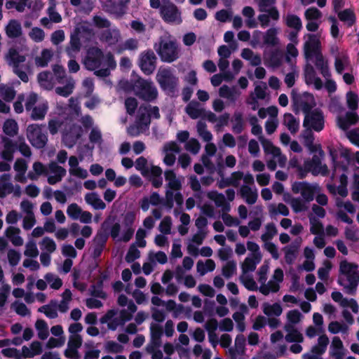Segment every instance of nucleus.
I'll return each instance as SVG.
<instances>
[{"mask_svg": "<svg viewBox=\"0 0 359 359\" xmlns=\"http://www.w3.org/2000/svg\"><path fill=\"white\" fill-rule=\"evenodd\" d=\"M93 34L90 24L83 22L76 25L74 30L71 34L70 41L66 47V52L70 58H74L81 50V38L89 39Z\"/></svg>", "mask_w": 359, "mask_h": 359, "instance_id": "obj_6", "label": "nucleus"}, {"mask_svg": "<svg viewBox=\"0 0 359 359\" xmlns=\"http://www.w3.org/2000/svg\"><path fill=\"white\" fill-rule=\"evenodd\" d=\"M6 59L8 65L12 67L14 73L23 82H27L29 80L27 74L30 72L31 67L29 63H25L26 56L12 48L6 54Z\"/></svg>", "mask_w": 359, "mask_h": 359, "instance_id": "obj_8", "label": "nucleus"}, {"mask_svg": "<svg viewBox=\"0 0 359 359\" xmlns=\"http://www.w3.org/2000/svg\"><path fill=\"white\" fill-rule=\"evenodd\" d=\"M86 203L95 210H104L106 208L105 203L101 199L98 194L95 192L88 193L84 196Z\"/></svg>", "mask_w": 359, "mask_h": 359, "instance_id": "obj_43", "label": "nucleus"}, {"mask_svg": "<svg viewBox=\"0 0 359 359\" xmlns=\"http://www.w3.org/2000/svg\"><path fill=\"white\" fill-rule=\"evenodd\" d=\"M309 219L311 233L315 235L323 234L324 228L322 222L312 214L309 215Z\"/></svg>", "mask_w": 359, "mask_h": 359, "instance_id": "obj_62", "label": "nucleus"}, {"mask_svg": "<svg viewBox=\"0 0 359 359\" xmlns=\"http://www.w3.org/2000/svg\"><path fill=\"white\" fill-rule=\"evenodd\" d=\"M186 112L191 118H198L203 114V109L199 103L196 102H190L186 107Z\"/></svg>", "mask_w": 359, "mask_h": 359, "instance_id": "obj_60", "label": "nucleus"}, {"mask_svg": "<svg viewBox=\"0 0 359 359\" xmlns=\"http://www.w3.org/2000/svg\"><path fill=\"white\" fill-rule=\"evenodd\" d=\"M164 175L167 182V190H180L182 182L184 180L182 177H177L175 172L172 170H166L164 173Z\"/></svg>", "mask_w": 359, "mask_h": 359, "instance_id": "obj_36", "label": "nucleus"}, {"mask_svg": "<svg viewBox=\"0 0 359 359\" xmlns=\"http://www.w3.org/2000/svg\"><path fill=\"white\" fill-rule=\"evenodd\" d=\"M163 20L169 23L180 24L182 22L181 13L177 8L169 1H163L161 8Z\"/></svg>", "mask_w": 359, "mask_h": 359, "instance_id": "obj_22", "label": "nucleus"}, {"mask_svg": "<svg viewBox=\"0 0 359 359\" xmlns=\"http://www.w3.org/2000/svg\"><path fill=\"white\" fill-rule=\"evenodd\" d=\"M358 265L347 262L341 261L339 264V284L344 287L345 291L353 294L359 283V271Z\"/></svg>", "mask_w": 359, "mask_h": 359, "instance_id": "obj_3", "label": "nucleus"}, {"mask_svg": "<svg viewBox=\"0 0 359 359\" xmlns=\"http://www.w3.org/2000/svg\"><path fill=\"white\" fill-rule=\"evenodd\" d=\"M292 191L294 194H300L302 198L306 202L309 203L314 199L316 194L320 192V187L317 184L295 182L292 185Z\"/></svg>", "mask_w": 359, "mask_h": 359, "instance_id": "obj_16", "label": "nucleus"}, {"mask_svg": "<svg viewBox=\"0 0 359 359\" xmlns=\"http://www.w3.org/2000/svg\"><path fill=\"white\" fill-rule=\"evenodd\" d=\"M244 184L240 189V193L242 198L248 204H254L256 203L258 194L257 189L254 185V177L253 176L248 173L245 175L243 177Z\"/></svg>", "mask_w": 359, "mask_h": 359, "instance_id": "obj_18", "label": "nucleus"}, {"mask_svg": "<svg viewBox=\"0 0 359 359\" xmlns=\"http://www.w3.org/2000/svg\"><path fill=\"white\" fill-rule=\"evenodd\" d=\"M330 155L332 158L334 173L337 172L338 169L344 170L347 165L349 164L351 160L350 151L346 148H341L339 150V158L341 161H338L337 157L334 155V152L330 151Z\"/></svg>", "mask_w": 359, "mask_h": 359, "instance_id": "obj_31", "label": "nucleus"}, {"mask_svg": "<svg viewBox=\"0 0 359 359\" xmlns=\"http://www.w3.org/2000/svg\"><path fill=\"white\" fill-rule=\"evenodd\" d=\"M66 170L58 165L55 162H51L48 164L46 175L48 176V182L50 184H55L60 182L66 175Z\"/></svg>", "mask_w": 359, "mask_h": 359, "instance_id": "obj_29", "label": "nucleus"}, {"mask_svg": "<svg viewBox=\"0 0 359 359\" xmlns=\"http://www.w3.org/2000/svg\"><path fill=\"white\" fill-rule=\"evenodd\" d=\"M346 97L347 106L351 111L337 116V125L344 130L348 129L351 125L355 124L359 119L358 114L353 111L357 109L358 106L359 98L358 95L349 91L346 93Z\"/></svg>", "mask_w": 359, "mask_h": 359, "instance_id": "obj_11", "label": "nucleus"}, {"mask_svg": "<svg viewBox=\"0 0 359 359\" xmlns=\"http://www.w3.org/2000/svg\"><path fill=\"white\" fill-rule=\"evenodd\" d=\"M303 125L309 130L321 131L325 126V116L322 111L315 109L306 113Z\"/></svg>", "mask_w": 359, "mask_h": 359, "instance_id": "obj_17", "label": "nucleus"}, {"mask_svg": "<svg viewBox=\"0 0 359 359\" xmlns=\"http://www.w3.org/2000/svg\"><path fill=\"white\" fill-rule=\"evenodd\" d=\"M27 137L30 144L38 149L43 148L47 142L48 137L43 131V126L30 124L27 128Z\"/></svg>", "mask_w": 359, "mask_h": 359, "instance_id": "obj_15", "label": "nucleus"}, {"mask_svg": "<svg viewBox=\"0 0 359 359\" xmlns=\"http://www.w3.org/2000/svg\"><path fill=\"white\" fill-rule=\"evenodd\" d=\"M264 61L266 66L277 68L281 64L282 57L278 51H274L270 54L265 53L264 55Z\"/></svg>", "mask_w": 359, "mask_h": 359, "instance_id": "obj_49", "label": "nucleus"}, {"mask_svg": "<svg viewBox=\"0 0 359 359\" xmlns=\"http://www.w3.org/2000/svg\"><path fill=\"white\" fill-rule=\"evenodd\" d=\"M180 151V149L177 143L174 142L166 143L163 149L164 154L163 163L168 166L174 165L176 161L175 155Z\"/></svg>", "mask_w": 359, "mask_h": 359, "instance_id": "obj_30", "label": "nucleus"}, {"mask_svg": "<svg viewBox=\"0 0 359 359\" xmlns=\"http://www.w3.org/2000/svg\"><path fill=\"white\" fill-rule=\"evenodd\" d=\"M303 318V315L298 310L289 311L286 314L287 320L285 325L296 327L302 320Z\"/></svg>", "mask_w": 359, "mask_h": 359, "instance_id": "obj_56", "label": "nucleus"}, {"mask_svg": "<svg viewBox=\"0 0 359 359\" xmlns=\"http://www.w3.org/2000/svg\"><path fill=\"white\" fill-rule=\"evenodd\" d=\"M156 81L161 88L165 90H171L175 88L178 79L172 74L170 68L160 67L156 74Z\"/></svg>", "mask_w": 359, "mask_h": 359, "instance_id": "obj_19", "label": "nucleus"}, {"mask_svg": "<svg viewBox=\"0 0 359 359\" xmlns=\"http://www.w3.org/2000/svg\"><path fill=\"white\" fill-rule=\"evenodd\" d=\"M262 309L264 314L268 316H279L283 312L282 306L279 303H264L262 305Z\"/></svg>", "mask_w": 359, "mask_h": 359, "instance_id": "obj_54", "label": "nucleus"}, {"mask_svg": "<svg viewBox=\"0 0 359 359\" xmlns=\"http://www.w3.org/2000/svg\"><path fill=\"white\" fill-rule=\"evenodd\" d=\"M283 124L287 127L291 133H296L299 129V121L292 114H285L283 116Z\"/></svg>", "mask_w": 359, "mask_h": 359, "instance_id": "obj_48", "label": "nucleus"}, {"mask_svg": "<svg viewBox=\"0 0 359 359\" xmlns=\"http://www.w3.org/2000/svg\"><path fill=\"white\" fill-rule=\"evenodd\" d=\"M304 139V144L309 149L311 153H318L320 159L324 156V152L322 150L320 144H315L314 136L311 130H307L302 135Z\"/></svg>", "mask_w": 359, "mask_h": 359, "instance_id": "obj_35", "label": "nucleus"}, {"mask_svg": "<svg viewBox=\"0 0 359 359\" xmlns=\"http://www.w3.org/2000/svg\"><path fill=\"white\" fill-rule=\"evenodd\" d=\"M284 330L286 332L285 339L288 343H302L304 336L302 333L296 327L289 325H284Z\"/></svg>", "mask_w": 359, "mask_h": 359, "instance_id": "obj_40", "label": "nucleus"}, {"mask_svg": "<svg viewBox=\"0 0 359 359\" xmlns=\"http://www.w3.org/2000/svg\"><path fill=\"white\" fill-rule=\"evenodd\" d=\"M15 144L10 139L4 140V149L1 152V157L8 161H11L13 158V154L15 151Z\"/></svg>", "mask_w": 359, "mask_h": 359, "instance_id": "obj_50", "label": "nucleus"}, {"mask_svg": "<svg viewBox=\"0 0 359 359\" xmlns=\"http://www.w3.org/2000/svg\"><path fill=\"white\" fill-rule=\"evenodd\" d=\"M135 94L146 101H152L158 96V90L153 82L138 78L133 85Z\"/></svg>", "mask_w": 359, "mask_h": 359, "instance_id": "obj_13", "label": "nucleus"}, {"mask_svg": "<svg viewBox=\"0 0 359 359\" xmlns=\"http://www.w3.org/2000/svg\"><path fill=\"white\" fill-rule=\"evenodd\" d=\"M20 229L19 228L11 226L5 231V235L7 238L15 246H21L23 245L24 241L20 236Z\"/></svg>", "mask_w": 359, "mask_h": 359, "instance_id": "obj_42", "label": "nucleus"}, {"mask_svg": "<svg viewBox=\"0 0 359 359\" xmlns=\"http://www.w3.org/2000/svg\"><path fill=\"white\" fill-rule=\"evenodd\" d=\"M28 165L27 162L22 158H18L13 165L15 172V180L20 183H26L28 177L26 176Z\"/></svg>", "mask_w": 359, "mask_h": 359, "instance_id": "obj_34", "label": "nucleus"}, {"mask_svg": "<svg viewBox=\"0 0 359 359\" xmlns=\"http://www.w3.org/2000/svg\"><path fill=\"white\" fill-rule=\"evenodd\" d=\"M154 48L163 62H172L179 57V48L176 41L169 34L162 36Z\"/></svg>", "mask_w": 359, "mask_h": 359, "instance_id": "obj_9", "label": "nucleus"}, {"mask_svg": "<svg viewBox=\"0 0 359 359\" xmlns=\"http://www.w3.org/2000/svg\"><path fill=\"white\" fill-rule=\"evenodd\" d=\"M247 248L250 253L241 264L242 273L253 272L262 258L259 246L257 243L248 241L247 242Z\"/></svg>", "mask_w": 359, "mask_h": 359, "instance_id": "obj_14", "label": "nucleus"}, {"mask_svg": "<svg viewBox=\"0 0 359 359\" xmlns=\"http://www.w3.org/2000/svg\"><path fill=\"white\" fill-rule=\"evenodd\" d=\"M304 51L307 60H312L313 55L321 53L320 34H307L304 36Z\"/></svg>", "mask_w": 359, "mask_h": 359, "instance_id": "obj_20", "label": "nucleus"}, {"mask_svg": "<svg viewBox=\"0 0 359 359\" xmlns=\"http://www.w3.org/2000/svg\"><path fill=\"white\" fill-rule=\"evenodd\" d=\"M264 152L268 156L266 165L269 169L274 170L277 165L284 167L285 165L287 158L280 152V149L275 147L271 142L266 140L264 137H259Z\"/></svg>", "mask_w": 359, "mask_h": 359, "instance_id": "obj_12", "label": "nucleus"}, {"mask_svg": "<svg viewBox=\"0 0 359 359\" xmlns=\"http://www.w3.org/2000/svg\"><path fill=\"white\" fill-rule=\"evenodd\" d=\"M246 339L243 334H238L235 339L234 346L229 352L232 359H241L245 352Z\"/></svg>", "mask_w": 359, "mask_h": 359, "instance_id": "obj_33", "label": "nucleus"}, {"mask_svg": "<svg viewBox=\"0 0 359 359\" xmlns=\"http://www.w3.org/2000/svg\"><path fill=\"white\" fill-rule=\"evenodd\" d=\"M332 54L334 55V68L336 72L341 74L344 71L351 69V64L348 54L345 51L339 52L338 47L331 48Z\"/></svg>", "mask_w": 359, "mask_h": 359, "instance_id": "obj_24", "label": "nucleus"}, {"mask_svg": "<svg viewBox=\"0 0 359 359\" xmlns=\"http://www.w3.org/2000/svg\"><path fill=\"white\" fill-rule=\"evenodd\" d=\"M241 57L250 63L252 66H258L262 62L261 57L255 54L252 50L249 48H244L241 52Z\"/></svg>", "mask_w": 359, "mask_h": 359, "instance_id": "obj_57", "label": "nucleus"}, {"mask_svg": "<svg viewBox=\"0 0 359 359\" xmlns=\"http://www.w3.org/2000/svg\"><path fill=\"white\" fill-rule=\"evenodd\" d=\"M163 306L165 309L172 313V316L177 318L184 310V306L182 304H177L174 300H168L165 302Z\"/></svg>", "mask_w": 359, "mask_h": 359, "instance_id": "obj_64", "label": "nucleus"}, {"mask_svg": "<svg viewBox=\"0 0 359 359\" xmlns=\"http://www.w3.org/2000/svg\"><path fill=\"white\" fill-rule=\"evenodd\" d=\"M304 76L306 83L308 85H312L317 90L323 88V81L317 76L316 72L313 66L307 65L304 70Z\"/></svg>", "mask_w": 359, "mask_h": 359, "instance_id": "obj_38", "label": "nucleus"}, {"mask_svg": "<svg viewBox=\"0 0 359 359\" xmlns=\"http://www.w3.org/2000/svg\"><path fill=\"white\" fill-rule=\"evenodd\" d=\"M315 100L313 96L308 93L297 95L293 97V104L294 110L297 111H302L305 114L310 112L315 106Z\"/></svg>", "mask_w": 359, "mask_h": 359, "instance_id": "obj_21", "label": "nucleus"}, {"mask_svg": "<svg viewBox=\"0 0 359 359\" xmlns=\"http://www.w3.org/2000/svg\"><path fill=\"white\" fill-rule=\"evenodd\" d=\"M53 57V51L51 49L45 48L39 56L36 57L35 64L40 67H46Z\"/></svg>", "mask_w": 359, "mask_h": 359, "instance_id": "obj_51", "label": "nucleus"}, {"mask_svg": "<svg viewBox=\"0 0 359 359\" xmlns=\"http://www.w3.org/2000/svg\"><path fill=\"white\" fill-rule=\"evenodd\" d=\"M289 165L292 168H297L302 176L308 172H312L314 175H327L328 174L327 165L321 163L320 157L317 154L313 155L311 161H305L303 165L301 164L297 157L293 156L290 158Z\"/></svg>", "mask_w": 359, "mask_h": 359, "instance_id": "obj_7", "label": "nucleus"}, {"mask_svg": "<svg viewBox=\"0 0 359 359\" xmlns=\"http://www.w3.org/2000/svg\"><path fill=\"white\" fill-rule=\"evenodd\" d=\"M266 86L264 83L255 85L254 93L250 95L248 102L253 110H256L258 107L257 100H264L266 97Z\"/></svg>", "mask_w": 359, "mask_h": 359, "instance_id": "obj_32", "label": "nucleus"}, {"mask_svg": "<svg viewBox=\"0 0 359 359\" xmlns=\"http://www.w3.org/2000/svg\"><path fill=\"white\" fill-rule=\"evenodd\" d=\"M48 130L51 135L61 132L65 146L69 148L76 144L82 133L81 128L73 123L72 118H64L61 116L49 120Z\"/></svg>", "mask_w": 359, "mask_h": 359, "instance_id": "obj_2", "label": "nucleus"}, {"mask_svg": "<svg viewBox=\"0 0 359 359\" xmlns=\"http://www.w3.org/2000/svg\"><path fill=\"white\" fill-rule=\"evenodd\" d=\"M268 210L271 217H276L278 215L287 216L290 212L288 208L283 203H270L268 205Z\"/></svg>", "mask_w": 359, "mask_h": 359, "instance_id": "obj_53", "label": "nucleus"}, {"mask_svg": "<svg viewBox=\"0 0 359 359\" xmlns=\"http://www.w3.org/2000/svg\"><path fill=\"white\" fill-rule=\"evenodd\" d=\"M37 79L40 86L46 90L52 89L55 84L53 75L49 72H41Z\"/></svg>", "mask_w": 359, "mask_h": 359, "instance_id": "obj_45", "label": "nucleus"}, {"mask_svg": "<svg viewBox=\"0 0 359 359\" xmlns=\"http://www.w3.org/2000/svg\"><path fill=\"white\" fill-rule=\"evenodd\" d=\"M151 340L149 344H161L162 327L156 323H151L150 326Z\"/></svg>", "mask_w": 359, "mask_h": 359, "instance_id": "obj_59", "label": "nucleus"}, {"mask_svg": "<svg viewBox=\"0 0 359 359\" xmlns=\"http://www.w3.org/2000/svg\"><path fill=\"white\" fill-rule=\"evenodd\" d=\"M31 0H7L6 7L7 9L15 8L18 12L25 11L28 7Z\"/></svg>", "mask_w": 359, "mask_h": 359, "instance_id": "obj_61", "label": "nucleus"}, {"mask_svg": "<svg viewBox=\"0 0 359 359\" xmlns=\"http://www.w3.org/2000/svg\"><path fill=\"white\" fill-rule=\"evenodd\" d=\"M328 337L320 335L318 339L317 344L313 346L310 353H306L302 355L303 359H322V355L325 352L329 344Z\"/></svg>", "mask_w": 359, "mask_h": 359, "instance_id": "obj_26", "label": "nucleus"}, {"mask_svg": "<svg viewBox=\"0 0 359 359\" xmlns=\"http://www.w3.org/2000/svg\"><path fill=\"white\" fill-rule=\"evenodd\" d=\"M67 214L72 219H79L82 223L88 224L92 221V214L83 210L76 203H72L67 207Z\"/></svg>", "mask_w": 359, "mask_h": 359, "instance_id": "obj_28", "label": "nucleus"}, {"mask_svg": "<svg viewBox=\"0 0 359 359\" xmlns=\"http://www.w3.org/2000/svg\"><path fill=\"white\" fill-rule=\"evenodd\" d=\"M241 282L249 290L255 291L258 289L251 273H242L240 276Z\"/></svg>", "mask_w": 359, "mask_h": 359, "instance_id": "obj_63", "label": "nucleus"}, {"mask_svg": "<svg viewBox=\"0 0 359 359\" xmlns=\"http://www.w3.org/2000/svg\"><path fill=\"white\" fill-rule=\"evenodd\" d=\"M215 263L212 259H208L205 262L199 260L196 264V270L200 276H204L208 272L214 271Z\"/></svg>", "mask_w": 359, "mask_h": 359, "instance_id": "obj_52", "label": "nucleus"}, {"mask_svg": "<svg viewBox=\"0 0 359 359\" xmlns=\"http://www.w3.org/2000/svg\"><path fill=\"white\" fill-rule=\"evenodd\" d=\"M9 181L10 175L4 174L0 176V197L4 198L8 194H13L15 197L21 196V187Z\"/></svg>", "mask_w": 359, "mask_h": 359, "instance_id": "obj_23", "label": "nucleus"}, {"mask_svg": "<svg viewBox=\"0 0 359 359\" xmlns=\"http://www.w3.org/2000/svg\"><path fill=\"white\" fill-rule=\"evenodd\" d=\"M310 60L314 62L316 68L325 79L331 77L328 60L323 55L322 53L313 55V59Z\"/></svg>", "mask_w": 359, "mask_h": 359, "instance_id": "obj_37", "label": "nucleus"}, {"mask_svg": "<svg viewBox=\"0 0 359 359\" xmlns=\"http://www.w3.org/2000/svg\"><path fill=\"white\" fill-rule=\"evenodd\" d=\"M83 64L88 69L95 71V74L100 77L109 76L110 72L116 67L111 53L104 54L100 48L95 47L88 50Z\"/></svg>", "mask_w": 359, "mask_h": 359, "instance_id": "obj_1", "label": "nucleus"}, {"mask_svg": "<svg viewBox=\"0 0 359 359\" xmlns=\"http://www.w3.org/2000/svg\"><path fill=\"white\" fill-rule=\"evenodd\" d=\"M127 4H128L122 2L121 1L120 3H116L111 0H109L104 3V6L109 13L116 17H121L126 12Z\"/></svg>", "mask_w": 359, "mask_h": 359, "instance_id": "obj_39", "label": "nucleus"}, {"mask_svg": "<svg viewBox=\"0 0 359 359\" xmlns=\"http://www.w3.org/2000/svg\"><path fill=\"white\" fill-rule=\"evenodd\" d=\"M159 117V110L157 107L141 106L138 110L136 124L130 126L128 128V133L133 136L138 135L148 128L151 118H158Z\"/></svg>", "mask_w": 359, "mask_h": 359, "instance_id": "obj_5", "label": "nucleus"}, {"mask_svg": "<svg viewBox=\"0 0 359 359\" xmlns=\"http://www.w3.org/2000/svg\"><path fill=\"white\" fill-rule=\"evenodd\" d=\"M278 29L277 28H271L268 29L263 35L264 43L269 46H276L279 43L277 37Z\"/></svg>", "mask_w": 359, "mask_h": 359, "instance_id": "obj_55", "label": "nucleus"}, {"mask_svg": "<svg viewBox=\"0 0 359 359\" xmlns=\"http://www.w3.org/2000/svg\"><path fill=\"white\" fill-rule=\"evenodd\" d=\"M121 39V34L118 29L113 28L104 31L100 36V39L109 46L115 45Z\"/></svg>", "mask_w": 359, "mask_h": 359, "instance_id": "obj_41", "label": "nucleus"}, {"mask_svg": "<svg viewBox=\"0 0 359 359\" xmlns=\"http://www.w3.org/2000/svg\"><path fill=\"white\" fill-rule=\"evenodd\" d=\"M32 169L33 171H30L28 173L27 177L31 180H36L40 175H46L48 168H46L43 163L40 162H35L33 164Z\"/></svg>", "mask_w": 359, "mask_h": 359, "instance_id": "obj_58", "label": "nucleus"}, {"mask_svg": "<svg viewBox=\"0 0 359 359\" xmlns=\"http://www.w3.org/2000/svg\"><path fill=\"white\" fill-rule=\"evenodd\" d=\"M283 271L281 269H276L271 278L266 285L259 287V290L264 295L269 294L270 292H276L280 289V283L283 280Z\"/></svg>", "mask_w": 359, "mask_h": 359, "instance_id": "obj_25", "label": "nucleus"}, {"mask_svg": "<svg viewBox=\"0 0 359 359\" xmlns=\"http://www.w3.org/2000/svg\"><path fill=\"white\" fill-rule=\"evenodd\" d=\"M156 57L151 50L144 51L140 56L139 65L145 74H151L156 68Z\"/></svg>", "mask_w": 359, "mask_h": 359, "instance_id": "obj_27", "label": "nucleus"}, {"mask_svg": "<svg viewBox=\"0 0 359 359\" xmlns=\"http://www.w3.org/2000/svg\"><path fill=\"white\" fill-rule=\"evenodd\" d=\"M240 94L236 88H231L226 85H223L219 89V96L231 102H234Z\"/></svg>", "mask_w": 359, "mask_h": 359, "instance_id": "obj_47", "label": "nucleus"}, {"mask_svg": "<svg viewBox=\"0 0 359 359\" xmlns=\"http://www.w3.org/2000/svg\"><path fill=\"white\" fill-rule=\"evenodd\" d=\"M48 102L46 100H40L38 104L32 109V113L30 114L31 118L33 120L43 119L48 111Z\"/></svg>", "mask_w": 359, "mask_h": 359, "instance_id": "obj_44", "label": "nucleus"}, {"mask_svg": "<svg viewBox=\"0 0 359 359\" xmlns=\"http://www.w3.org/2000/svg\"><path fill=\"white\" fill-rule=\"evenodd\" d=\"M6 34L9 38H17L22 34V26L19 21L11 20L5 28Z\"/></svg>", "mask_w": 359, "mask_h": 359, "instance_id": "obj_46", "label": "nucleus"}, {"mask_svg": "<svg viewBox=\"0 0 359 359\" xmlns=\"http://www.w3.org/2000/svg\"><path fill=\"white\" fill-rule=\"evenodd\" d=\"M128 312L126 309H122L118 313L116 310H109L101 318L100 323L107 324L109 330H115L120 325L131 319L133 313L137 311V306L133 302L128 304Z\"/></svg>", "mask_w": 359, "mask_h": 359, "instance_id": "obj_10", "label": "nucleus"}, {"mask_svg": "<svg viewBox=\"0 0 359 359\" xmlns=\"http://www.w3.org/2000/svg\"><path fill=\"white\" fill-rule=\"evenodd\" d=\"M135 219L136 214L134 212L126 213L121 223H115L111 226L110 234L113 239L116 241H129L135 232Z\"/></svg>", "mask_w": 359, "mask_h": 359, "instance_id": "obj_4", "label": "nucleus"}]
</instances>
